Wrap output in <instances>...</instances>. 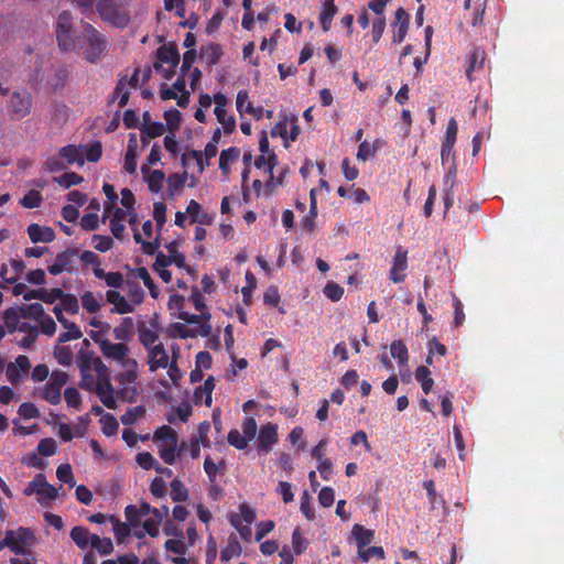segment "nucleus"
Masks as SVG:
<instances>
[{"instance_id": "obj_55", "label": "nucleus", "mask_w": 564, "mask_h": 564, "mask_svg": "<svg viewBox=\"0 0 564 564\" xmlns=\"http://www.w3.org/2000/svg\"><path fill=\"white\" fill-rule=\"evenodd\" d=\"M93 534L84 527H74L70 531V538L75 542V544L85 550L88 545H90V538Z\"/></svg>"}, {"instance_id": "obj_61", "label": "nucleus", "mask_w": 564, "mask_h": 564, "mask_svg": "<svg viewBox=\"0 0 564 564\" xmlns=\"http://www.w3.org/2000/svg\"><path fill=\"white\" fill-rule=\"evenodd\" d=\"M101 431L107 436H112L118 432V421L116 417L109 413H105L101 415L99 420Z\"/></svg>"}, {"instance_id": "obj_8", "label": "nucleus", "mask_w": 564, "mask_h": 564, "mask_svg": "<svg viewBox=\"0 0 564 564\" xmlns=\"http://www.w3.org/2000/svg\"><path fill=\"white\" fill-rule=\"evenodd\" d=\"M102 147L100 142L88 145H66L59 150V158L67 164L84 165L85 161L97 162L101 158Z\"/></svg>"}, {"instance_id": "obj_49", "label": "nucleus", "mask_w": 564, "mask_h": 564, "mask_svg": "<svg viewBox=\"0 0 564 564\" xmlns=\"http://www.w3.org/2000/svg\"><path fill=\"white\" fill-rule=\"evenodd\" d=\"M122 290L134 310L143 302L144 292L138 284L127 283L126 286L123 285Z\"/></svg>"}, {"instance_id": "obj_24", "label": "nucleus", "mask_w": 564, "mask_h": 564, "mask_svg": "<svg viewBox=\"0 0 564 564\" xmlns=\"http://www.w3.org/2000/svg\"><path fill=\"white\" fill-rule=\"evenodd\" d=\"M164 547L167 558L174 564H191V558L186 557L188 545L183 539H169Z\"/></svg>"}, {"instance_id": "obj_29", "label": "nucleus", "mask_w": 564, "mask_h": 564, "mask_svg": "<svg viewBox=\"0 0 564 564\" xmlns=\"http://www.w3.org/2000/svg\"><path fill=\"white\" fill-rule=\"evenodd\" d=\"M167 513V509L164 511L162 510H155L153 511V516L143 519L142 521V530H135L134 535L139 539L143 538L145 533H148L152 538H156L160 533V524L164 518V516Z\"/></svg>"}, {"instance_id": "obj_7", "label": "nucleus", "mask_w": 564, "mask_h": 564, "mask_svg": "<svg viewBox=\"0 0 564 564\" xmlns=\"http://www.w3.org/2000/svg\"><path fill=\"white\" fill-rule=\"evenodd\" d=\"M198 321L183 319L185 323H173L169 327V336L173 338L207 337L212 333L210 315H197Z\"/></svg>"}, {"instance_id": "obj_64", "label": "nucleus", "mask_w": 564, "mask_h": 564, "mask_svg": "<svg viewBox=\"0 0 564 564\" xmlns=\"http://www.w3.org/2000/svg\"><path fill=\"white\" fill-rule=\"evenodd\" d=\"M187 174L173 173L166 178L167 189L171 194L178 193L186 184Z\"/></svg>"}, {"instance_id": "obj_56", "label": "nucleus", "mask_w": 564, "mask_h": 564, "mask_svg": "<svg viewBox=\"0 0 564 564\" xmlns=\"http://www.w3.org/2000/svg\"><path fill=\"white\" fill-rule=\"evenodd\" d=\"M453 148L454 147H446L445 144H442V150H441L442 164L445 165V164H447L449 162L452 163L451 166L448 167V173H447V176H446V183L451 178H454L455 175H456L455 155H454V152H453Z\"/></svg>"}, {"instance_id": "obj_60", "label": "nucleus", "mask_w": 564, "mask_h": 564, "mask_svg": "<svg viewBox=\"0 0 564 564\" xmlns=\"http://www.w3.org/2000/svg\"><path fill=\"white\" fill-rule=\"evenodd\" d=\"M21 311L22 316L34 319L35 324L46 316L43 306L39 303L21 306Z\"/></svg>"}, {"instance_id": "obj_31", "label": "nucleus", "mask_w": 564, "mask_h": 564, "mask_svg": "<svg viewBox=\"0 0 564 564\" xmlns=\"http://www.w3.org/2000/svg\"><path fill=\"white\" fill-rule=\"evenodd\" d=\"M32 106L31 96L26 93H14L9 100V110L17 117L23 118L30 113Z\"/></svg>"}, {"instance_id": "obj_38", "label": "nucleus", "mask_w": 564, "mask_h": 564, "mask_svg": "<svg viewBox=\"0 0 564 564\" xmlns=\"http://www.w3.org/2000/svg\"><path fill=\"white\" fill-rule=\"evenodd\" d=\"M28 235L32 242H51L55 239V232L51 227L31 224L28 227Z\"/></svg>"}, {"instance_id": "obj_15", "label": "nucleus", "mask_w": 564, "mask_h": 564, "mask_svg": "<svg viewBox=\"0 0 564 564\" xmlns=\"http://www.w3.org/2000/svg\"><path fill=\"white\" fill-rule=\"evenodd\" d=\"M256 519V511L247 503H241L238 508V512H232L229 516V521L234 525L240 535L248 540L252 535L251 524Z\"/></svg>"}, {"instance_id": "obj_10", "label": "nucleus", "mask_w": 564, "mask_h": 564, "mask_svg": "<svg viewBox=\"0 0 564 564\" xmlns=\"http://www.w3.org/2000/svg\"><path fill=\"white\" fill-rule=\"evenodd\" d=\"M212 424L208 421L199 423L187 442L181 443V451H187L191 458L200 457V447L209 448L212 446Z\"/></svg>"}, {"instance_id": "obj_25", "label": "nucleus", "mask_w": 564, "mask_h": 564, "mask_svg": "<svg viewBox=\"0 0 564 564\" xmlns=\"http://www.w3.org/2000/svg\"><path fill=\"white\" fill-rule=\"evenodd\" d=\"M219 149L214 142H207L203 150H194L192 158L196 161L198 172L203 173L213 165V161L219 156Z\"/></svg>"}, {"instance_id": "obj_47", "label": "nucleus", "mask_w": 564, "mask_h": 564, "mask_svg": "<svg viewBox=\"0 0 564 564\" xmlns=\"http://www.w3.org/2000/svg\"><path fill=\"white\" fill-rule=\"evenodd\" d=\"M391 357L397 359L400 367H404L409 361V350L406 345L401 340H393L390 345Z\"/></svg>"}, {"instance_id": "obj_23", "label": "nucleus", "mask_w": 564, "mask_h": 564, "mask_svg": "<svg viewBox=\"0 0 564 564\" xmlns=\"http://www.w3.org/2000/svg\"><path fill=\"white\" fill-rule=\"evenodd\" d=\"M241 151L237 147H229L219 153L218 169L220 171L221 180L228 182L230 180L232 167L239 162Z\"/></svg>"}, {"instance_id": "obj_34", "label": "nucleus", "mask_w": 564, "mask_h": 564, "mask_svg": "<svg viewBox=\"0 0 564 564\" xmlns=\"http://www.w3.org/2000/svg\"><path fill=\"white\" fill-rule=\"evenodd\" d=\"M406 268H408V251L400 248L393 258L392 268L390 270V279L394 283L403 282L405 279L404 271L406 270Z\"/></svg>"}, {"instance_id": "obj_6", "label": "nucleus", "mask_w": 564, "mask_h": 564, "mask_svg": "<svg viewBox=\"0 0 564 564\" xmlns=\"http://www.w3.org/2000/svg\"><path fill=\"white\" fill-rule=\"evenodd\" d=\"M153 443L160 457L167 465H173L184 452L181 451V445L178 446L177 432L169 425H163L154 432Z\"/></svg>"}, {"instance_id": "obj_50", "label": "nucleus", "mask_w": 564, "mask_h": 564, "mask_svg": "<svg viewBox=\"0 0 564 564\" xmlns=\"http://www.w3.org/2000/svg\"><path fill=\"white\" fill-rule=\"evenodd\" d=\"M17 330L22 332L25 336L21 339L22 346H30L37 336V325H31L28 322V317H23L20 322V326L17 327Z\"/></svg>"}, {"instance_id": "obj_52", "label": "nucleus", "mask_w": 564, "mask_h": 564, "mask_svg": "<svg viewBox=\"0 0 564 564\" xmlns=\"http://www.w3.org/2000/svg\"><path fill=\"white\" fill-rule=\"evenodd\" d=\"M63 295V291L61 289H39L35 290L33 293H30L26 297H35L37 300H41L45 303L53 304L55 302H58L59 297Z\"/></svg>"}, {"instance_id": "obj_3", "label": "nucleus", "mask_w": 564, "mask_h": 564, "mask_svg": "<svg viewBox=\"0 0 564 564\" xmlns=\"http://www.w3.org/2000/svg\"><path fill=\"white\" fill-rule=\"evenodd\" d=\"M107 200L104 205V220H109L111 234L122 239L126 232V223L133 226L138 221L135 196L129 188H122L120 196L115 187L105 183L102 186Z\"/></svg>"}, {"instance_id": "obj_18", "label": "nucleus", "mask_w": 564, "mask_h": 564, "mask_svg": "<svg viewBox=\"0 0 564 564\" xmlns=\"http://www.w3.org/2000/svg\"><path fill=\"white\" fill-rule=\"evenodd\" d=\"M171 365L170 355L163 344H156L147 350V366L149 367V371L155 375L152 382L158 377H161L159 370L166 369L167 372L170 371Z\"/></svg>"}, {"instance_id": "obj_32", "label": "nucleus", "mask_w": 564, "mask_h": 564, "mask_svg": "<svg viewBox=\"0 0 564 564\" xmlns=\"http://www.w3.org/2000/svg\"><path fill=\"white\" fill-rule=\"evenodd\" d=\"M106 300L109 304L112 305V312L117 314H129L134 312L135 310L128 301L124 294L117 290H109L106 293Z\"/></svg>"}, {"instance_id": "obj_13", "label": "nucleus", "mask_w": 564, "mask_h": 564, "mask_svg": "<svg viewBox=\"0 0 564 564\" xmlns=\"http://www.w3.org/2000/svg\"><path fill=\"white\" fill-rule=\"evenodd\" d=\"M214 115L221 126L224 133L231 134L236 130L237 122L235 116L228 111L230 106L229 99L223 93H217L214 95Z\"/></svg>"}, {"instance_id": "obj_40", "label": "nucleus", "mask_w": 564, "mask_h": 564, "mask_svg": "<svg viewBox=\"0 0 564 564\" xmlns=\"http://www.w3.org/2000/svg\"><path fill=\"white\" fill-rule=\"evenodd\" d=\"M178 247H180L178 242H176V241L170 242L166 246L167 253L166 254L164 253V258H165L167 264H170V265L174 264L178 270H188V267L186 265V262H185V257L178 250Z\"/></svg>"}, {"instance_id": "obj_58", "label": "nucleus", "mask_w": 564, "mask_h": 564, "mask_svg": "<svg viewBox=\"0 0 564 564\" xmlns=\"http://www.w3.org/2000/svg\"><path fill=\"white\" fill-rule=\"evenodd\" d=\"M137 463L144 469H155L158 473H163L164 467L148 452L139 453L137 455Z\"/></svg>"}, {"instance_id": "obj_5", "label": "nucleus", "mask_w": 564, "mask_h": 564, "mask_svg": "<svg viewBox=\"0 0 564 564\" xmlns=\"http://www.w3.org/2000/svg\"><path fill=\"white\" fill-rule=\"evenodd\" d=\"M171 352L172 355L170 356V360L172 365L170 367V371L166 372V377H158L153 382H151V387L155 391V394L164 401L172 399L174 389H178L183 380V372L178 367L181 349L177 345H172Z\"/></svg>"}, {"instance_id": "obj_26", "label": "nucleus", "mask_w": 564, "mask_h": 564, "mask_svg": "<svg viewBox=\"0 0 564 564\" xmlns=\"http://www.w3.org/2000/svg\"><path fill=\"white\" fill-rule=\"evenodd\" d=\"M31 364L26 356L20 355L7 366L6 375L11 383H19L30 371Z\"/></svg>"}, {"instance_id": "obj_43", "label": "nucleus", "mask_w": 564, "mask_h": 564, "mask_svg": "<svg viewBox=\"0 0 564 564\" xmlns=\"http://www.w3.org/2000/svg\"><path fill=\"white\" fill-rule=\"evenodd\" d=\"M86 433V427L82 424L70 425L68 423L57 424V434L64 442H69L74 437H83Z\"/></svg>"}, {"instance_id": "obj_37", "label": "nucleus", "mask_w": 564, "mask_h": 564, "mask_svg": "<svg viewBox=\"0 0 564 564\" xmlns=\"http://www.w3.org/2000/svg\"><path fill=\"white\" fill-rule=\"evenodd\" d=\"M185 305H186V300L184 296L178 295V294H172L170 296L167 306H169V310L172 315H174L175 317H177L180 319L198 321V318H196L197 315L189 314L185 310Z\"/></svg>"}, {"instance_id": "obj_27", "label": "nucleus", "mask_w": 564, "mask_h": 564, "mask_svg": "<svg viewBox=\"0 0 564 564\" xmlns=\"http://www.w3.org/2000/svg\"><path fill=\"white\" fill-rule=\"evenodd\" d=\"M78 308L79 306L77 297L73 294H66L63 292L58 303L53 308V313L59 323H64L66 318L64 313L75 315L77 314Z\"/></svg>"}, {"instance_id": "obj_16", "label": "nucleus", "mask_w": 564, "mask_h": 564, "mask_svg": "<svg viewBox=\"0 0 564 564\" xmlns=\"http://www.w3.org/2000/svg\"><path fill=\"white\" fill-rule=\"evenodd\" d=\"M68 381V376L64 371H54L43 389L41 397L51 404H58L62 399V389Z\"/></svg>"}, {"instance_id": "obj_54", "label": "nucleus", "mask_w": 564, "mask_h": 564, "mask_svg": "<svg viewBox=\"0 0 564 564\" xmlns=\"http://www.w3.org/2000/svg\"><path fill=\"white\" fill-rule=\"evenodd\" d=\"M430 375L431 371L425 366H419L414 372L415 379L421 383L422 390L425 394H429L432 391L434 384V380Z\"/></svg>"}, {"instance_id": "obj_44", "label": "nucleus", "mask_w": 564, "mask_h": 564, "mask_svg": "<svg viewBox=\"0 0 564 564\" xmlns=\"http://www.w3.org/2000/svg\"><path fill=\"white\" fill-rule=\"evenodd\" d=\"M109 522L112 525V531L117 539L118 543H123L126 539L131 534L132 530H137L138 528H133L128 521L122 522L115 516H109Z\"/></svg>"}, {"instance_id": "obj_33", "label": "nucleus", "mask_w": 564, "mask_h": 564, "mask_svg": "<svg viewBox=\"0 0 564 564\" xmlns=\"http://www.w3.org/2000/svg\"><path fill=\"white\" fill-rule=\"evenodd\" d=\"M141 173L150 192L159 193L163 188L165 174L161 170H152L148 164L141 166Z\"/></svg>"}, {"instance_id": "obj_39", "label": "nucleus", "mask_w": 564, "mask_h": 564, "mask_svg": "<svg viewBox=\"0 0 564 564\" xmlns=\"http://www.w3.org/2000/svg\"><path fill=\"white\" fill-rule=\"evenodd\" d=\"M486 62V53L480 47H474L470 56L468 57V66L466 69V76L469 82L474 80L473 74L478 70H482Z\"/></svg>"}, {"instance_id": "obj_51", "label": "nucleus", "mask_w": 564, "mask_h": 564, "mask_svg": "<svg viewBox=\"0 0 564 564\" xmlns=\"http://www.w3.org/2000/svg\"><path fill=\"white\" fill-rule=\"evenodd\" d=\"M164 130V126L160 122H147V126L143 127L141 132L142 148L148 144L149 139H154L162 135Z\"/></svg>"}, {"instance_id": "obj_30", "label": "nucleus", "mask_w": 564, "mask_h": 564, "mask_svg": "<svg viewBox=\"0 0 564 564\" xmlns=\"http://www.w3.org/2000/svg\"><path fill=\"white\" fill-rule=\"evenodd\" d=\"M156 508L151 507L149 503H141L139 507L130 505L124 509V516L127 521L133 527L139 528L143 519L153 516V511Z\"/></svg>"}, {"instance_id": "obj_22", "label": "nucleus", "mask_w": 564, "mask_h": 564, "mask_svg": "<svg viewBox=\"0 0 564 564\" xmlns=\"http://www.w3.org/2000/svg\"><path fill=\"white\" fill-rule=\"evenodd\" d=\"M56 39L63 51H70L76 46L72 34V18L68 12H62L57 19Z\"/></svg>"}, {"instance_id": "obj_57", "label": "nucleus", "mask_w": 564, "mask_h": 564, "mask_svg": "<svg viewBox=\"0 0 564 564\" xmlns=\"http://www.w3.org/2000/svg\"><path fill=\"white\" fill-rule=\"evenodd\" d=\"M84 181L83 176L75 172H66L58 176L53 177V182L58 184L63 188H69L74 185H78Z\"/></svg>"}, {"instance_id": "obj_62", "label": "nucleus", "mask_w": 564, "mask_h": 564, "mask_svg": "<svg viewBox=\"0 0 564 564\" xmlns=\"http://www.w3.org/2000/svg\"><path fill=\"white\" fill-rule=\"evenodd\" d=\"M83 307L89 313H96L100 310V299L90 291H86L80 296Z\"/></svg>"}, {"instance_id": "obj_59", "label": "nucleus", "mask_w": 564, "mask_h": 564, "mask_svg": "<svg viewBox=\"0 0 564 564\" xmlns=\"http://www.w3.org/2000/svg\"><path fill=\"white\" fill-rule=\"evenodd\" d=\"M90 545L97 550L101 555H108L113 551L112 541L109 538H100L97 534H93L90 538Z\"/></svg>"}, {"instance_id": "obj_9", "label": "nucleus", "mask_w": 564, "mask_h": 564, "mask_svg": "<svg viewBox=\"0 0 564 564\" xmlns=\"http://www.w3.org/2000/svg\"><path fill=\"white\" fill-rule=\"evenodd\" d=\"M131 229L135 242L141 245V249L144 253L153 254L158 250L160 247L161 229L154 227L151 220H145L140 228L135 223Z\"/></svg>"}, {"instance_id": "obj_63", "label": "nucleus", "mask_w": 564, "mask_h": 564, "mask_svg": "<svg viewBox=\"0 0 564 564\" xmlns=\"http://www.w3.org/2000/svg\"><path fill=\"white\" fill-rule=\"evenodd\" d=\"M24 316H22V311L20 308H9L4 313V323L10 332H15L17 327L20 326V322Z\"/></svg>"}, {"instance_id": "obj_36", "label": "nucleus", "mask_w": 564, "mask_h": 564, "mask_svg": "<svg viewBox=\"0 0 564 564\" xmlns=\"http://www.w3.org/2000/svg\"><path fill=\"white\" fill-rule=\"evenodd\" d=\"M185 212L188 216L189 225H193V224L210 225L213 221L212 216L208 213H206L203 209L202 205L194 199L189 200V203L186 206Z\"/></svg>"}, {"instance_id": "obj_28", "label": "nucleus", "mask_w": 564, "mask_h": 564, "mask_svg": "<svg viewBox=\"0 0 564 564\" xmlns=\"http://www.w3.org/2000/svg\"><path fill=\"white\" fill-rule=\"evenodd\" d=\"M195 59V52L187 51L183 56V64L181 67V76L188 79L189 88L195 90L200 82L202 72L198 68H193L192 64Z\"/></svg>"}, {"instance_id": "obj_21", "label": "nucleus", "mask_w": 564, "mask_h": 564, "mask_svg": "<svg viewBox=\"0 0 564 564\" xmlns=\"http://www.w3.org/2000/svg\"><path fill=\"white\" fill-rule=\"evenodd\" d=\"M236 109L240 116V119H243L246 116H250L256 120H260L264 116L268 118L272 117L271 110H264L261 106L253 105L247 90L238 91L236 96Z\"/></svg>"}, {"instance_id": "obj_42", "label": "nucleus", "mask_w": 564, "mask_h": 564, "mask_svg": "<svg viewBox=\"0 0 564 564\" xmlns=\"http://www.w3.org/2000/svg\"><path fill=\"white\" fill-rule=\"evenodd\" d=\"M338 9L335 4V0H325L322 4L319 13V23L324 32H328L332 28V22L336 15Z\"/></svg>"}, {"instance_id": "obj_17", "label": "nucleus", "mask_w": 564, "mask_h": 564, "mask_svg": "<svg viewBox=\"0 0 564 564\" xmlns=\"http://www.w3.org/2000/svg\"><path fill=\"white\" fill-rule=\"evenodd\" d=\"M180 62L177 51L172 46H162L158 50V59L154 64L155 70L164 78H170Z\"/></svg>"}, {"instance_id": "obj_14", "label": "nucleus", "mask_w": 564, "mask_h": 564, "mask_svg": "<svg viewBox=\"0 0 564 564\" xmlns=\"http://www.w3.org/2000/svg\"><path fill=\"white\" fill-rule=\"evenodd\" d=\"M84 39H85V47H84V56L89 62H96L105 53L107 44L101 34L90 25H87L84 29Z\"/></svg>"}, {"instance_id": "obj_46", "label": "nucleus", "mask_w": 564, "mask_h": 564, "mask_svg": "<svg viewBox=\"0 0 564 564\" xmlns=\"http://www.w3.org/2000/svg\"><path fill=\"white\" fill-rule=\"evenodd\" d=\"M158 338L159 332L155 325H142L139 328V339L147 350L156 345L155 341Z\"/></svg>"}, {"instance_id": "obj_45", "label": "nucleus", "mask_w": 564, "mask_h": 564, "mask_svg": "<svg viewBox=\"0 0 564 564\" xmlns=\"http://www.w3.org/2000/svg\"><path fill=\"white\" fill-rule=\"evenodd\" d=\"M351 533L356 540L358 552L361 551L364 547L368 546L372 542L375 536L373 530L366 529L361 524H355Z\"/></svg>"}, {"instance_id": "obj_41", "label": "nucleus", "mask_w": 564, "mask_h": 564, "mask_svg": "<svg viewBox=\"0 0 564 564\" xmlns=\"http://www.w3.org/2000/svg\"><path fill=\"white\" fill-rule=\"evenodd\" d=\"M215 389V380L213 377H208L202 387H198L194 392V401L196 403H204L207 406L212 405L213 398L212 393Z\"/></svg>"}, {"instance_id": "obj_11", "label": "nucleus", "mask_w": 564, "mask_h": 564, "mask_svg": "<svg viewBox=\"0 0 564 564\" xmlns=\"http://www.w3.org/2000/svg\"><path fill=\"white\" fill-rule=\"evenodd\" d=\"M25 496H36L42 507H50L58 497V489L46 481L43 474H37L24 488Z\"/></svg>"}, {"instance_id": "obj_1", "label": "nucleus", "mask_w": 564, "mask_h": 564, "mask_svg": "<svg viewBox=\"0 0 564 564\" xmlns=\"http://www.w3.org/2000/svg\"><path fill=\"white\" fill-rule=\"evenodd\" d=\"M259 150L260 155L254 162L258 175L251 186L248 184V170L241 172V191L245 203H250L253 194L260 197L278 193L282 183V167L279 166L276 154L269 149V141L265 135L260 140Z\"/></svg>"}, {"instance_id": "obj_4", "label": "nucleus", "mask_w": 564, "mask_h": 564, "mask_svg": "<svg viewBox=\"0 0 564 564\" xmlns=\"http://www.w3.org/2000/svg\"><path fill=\"white\" fill-rule=\"evenodd\" d=\"M82 388L94 392L100 402L108 409L118 406V390L116 391L110 381L108 367L99 358H89L80 366Z\"/></svg>"}, {"instance_id": "obj_2", "label": "nucleus", "mask_w": 564, "mask_h": 564, "mask_svg": "<svg viewBox=\"0 0 564 564\" xmlns=\"http://www.w3.org/2000/svg\"><path fill=\"white\" fill-rule=\"evenodd\" d=\"M100 350L105 358L117 365L115 381L119 386V399L126 402H134L139 395L135 386L139 378V362L132 356L131 349L123 343H112L105 339L100 343Z\"/></svg>"}, {"instance_id": "obj_53", "label": "nucleus", "mask_w": 564, "mask_h": 564, "mask_svg": "<svg viewBox=\"0 0 564 564\" xmlns=\"http://www.w3.org/2000/svg\"><path fill=\"white\" fill-rule=\"evenodd\" d=\"M223 459H214L210 455H206L204 460V470L207 474L210 481H214L216 477L223 473Z\"/></svg>"}, {"instance_id": "obj_48", "label": "nucleus", "mask_w": 564, "mask_h": 564, "mask_svg": "<svg viewBox=\"0 0 564 564\" xmlns=\"http://www.w3.org/2000/svg\"><path fill=\"white\" fill-rule=\"evenodd\" d=\"M170 264H167L164 253L160 252L156 254L155 261L153 263V270L159 274V276L162 279L165 283L172 282V270L170 269Z\"/></svg>"}, {"instance_id": "obj_35", "label": "nucleus", "mask_w": 564, "mask_h": 564, "mask_svg": "<svg viewBox=\"0 0 564 564\" xmlns=\"http://www.w3.org/2000/svg\"><path fill=\"white\" fill-rule=\"evenodd\" d=\"M279 441L278 425L268 423L260 429L258 446L261 451L268 452Z\"/></svg>"}, {"instance_id": "obj_20", "label": "nucleus", "mask_w": 564, "mask_h": 564, "mask_svg": "<svg viewBox=\"0 0 564 564\" xmlns=\"http://www.w3.org/2000/svg\"><path fill=\"white\" fill-rule=\"evenodd\" d=\"M187 78L180 76L173 86L162 85L160 95L163 100L175 99L180 107H186L189 104L192 89H186Z\"/></svg>"}, {"instance_id": "obj_19", "label": "nucleus", "mask_w": 564, "mask_h": 564, "mask_svg": "<svg viewBox=\"0 0 564 564\" xmlns=\"http://www.w3.org/2000/svg\"><path fill=\"white\" fill-rule=\"evenodd\" d=\"M34 540V535L29 529L19 528L17 530L7 531L4 544L12 552L19 553L30 550Z\"/></svg>"}, {"instance_id": "obj_12", "label": "nucleus", "mask_w": 564, "mask_h": 564, "mask_svg": "<svg viewBox=\"0 0 564 564\" xmlns=\"http://www.w3.org/2000/svg\"><path fill=\"white\" fill-rule=\"evenodd\" d=\"M97 11L105 21L118 28L126 26L130 21L126 8L117 4L113 0H98Z\"/></svg>"}]
</instances>
